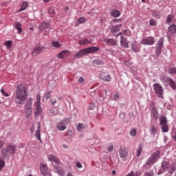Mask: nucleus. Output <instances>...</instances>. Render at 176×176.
<instances>
[{
    "mask_svg": "<svg viewBox=\"0 0 176 176\" xmlns=\"http://www.w3.org/2000/svg\"><path fill=\"white\" fill-rule=\"evenodd\" d=\"M27 97H28V94L24 85H18L15 92V102L16 104H24V102H25V100H27Z\"/></svg>",
    "mask_w": 176,
    "mask_h": 176,
    "instance_id": "1",
    "label": "nucleus"
},
{
    "mask_svg": "<svg viewBox=\"0 0 176 176\" xmlns=\"http://www.w3.org/2000/svg\"><path fill=\"white\" fill-rule=\"evenodd\" d=\"M100 48L98 47H90L88 48L82 49L74 54V58H82L83 56H86V54H90L91 53H96L98 52Z\"/></svg>",
    "mask_w": 176,
    "mask_h": 176,
    "instance_id": "2",
    "label": "nucleus"
},
{
    "mask_svg": "<svg viewBox=\"0 0 176 176\" xmlns=\"http://www.w3.org/2000/svg\"><path fill=\"white\" fill-rule=\"evenodd\" d=\"M160 159V151H157L151 155L149 158L146 162L144 167H146L148 168V166H152V164H155L157 160Z\"/></svg>",
    "mask_w": 176,
    "mask_h": 176,
    "instance_id": "3",
    "label": "nucleus"
},
{
    "mask_svg": "<svg viewBox=\"0 0 176 176\" xmlns=\"http://www.w3.org/2000/svg\"><path fill=\"white\" fill-rule=\"evenodd\" d=\"M150 111H151V118L152 120H157L159 119V111H157V107L155 102H151L149 104Z\"/></svg>",
    "mask_w": 176,
    "mask_h": 176,
    "instance_id": "4",
    "label": "nucleus"
},
{
    "mask_svg": "<svg viewBox=\"0 0 176 176\" xmlns=\"http://www.w3.org/2000/svg\"><path fill=\"white\" fill-rule=\"evenodd\" d=\"M164 44V37H161L157 41L155 46V54L157 57H159L162 54V50Z\"/></svg>",
    "mask_w": 176,
    "mask_h": 176,
    "instance_id": "5",
    "label": "nucleus"
},
{
    "mask_svg": "<svg viewBox=\"0 0 176 176\" xmlns=\"http://www.w3.org/2000/svg\"><path fill=\"white\" fill-rule=\"evenodd\" d=\"M154 91L157 94V97L160 98H163V93H164V89L163 87L159 83H155L153 85Z\"/></svg>",
    "mask_w": 176,
    "mask_h": 176,
    "instance_id": "6",
    "label": "nucleus"
},
{
    "mask_svg": "<svg viewBox=\"0 0 176 176\" xmlns=\"http://www.w3.org/2000/svg\"><path fill=\"white\" fill-rule=\"evenodd\" d=\"M161 80H163L164 82H166V83H168L170 87L173 89V90H176V82L173 80V78L170 77H162Z\"/></svg>",
    "mask_w": 176,
    "mask_h": 176,
    "instance_id": "7",
    "label": "nucleus"
},
{
    "mask_svg": "<svg viewBox=\"0 0 176 176\" xmlns=\"http://www.w3.org/2000/svg\"><path fill=\"white\" fill-rule=\"evenodd\" d=\"M40 171L43 176H52V173L49 172L47 165L45 164H40Z\"/></svg>",
    "mask_w": 176,
    "mask_h": 176,
    "instance_id": "8",
    "label": "nucleus"
},
{
    "mask_svg": "<svg viewBox=\"0 0 176 176\" xmlns=\"http://www.w3.org/2000/svg\"><path fill=\"white\" fill-rule=\"evenodd\" d=\"M43 50H45V46H36L32 52V56L33 57H36V56L41 54Z\"/></svg>",
    "mask_w": 176,
    "mask_h": 176,
    "instance_id": "9",
    "label": "nucleus"
},
{
    "mask_svg": "<svg viewBox=\"0 0 176 176\" xmlns=\"http://www.w3.org/2000/svg\"><path fill=\"white\" fill-rule=\"evenodd\" d=\"M155 43V38L153 37H147L142 40V45H152Z\"/></svg>",
    "mask_w": 176,
    "mask_h": 176,
    "instance_id": "10",
    "label": "nucleus"
},
{
    "mask_svg": "<svg viewBox=\"0 0 176 176\" xmlns=\"http://www.w3.org/2000/svg\"><path fill=\"white\" fill-rule=\"evenodd\" d=\"M42 113V107H41V102H36V111H34L35 116H39Z\"/></svg>",
    "mask_w": 176,
    "mask_h": 176,
    "instance_id": "11",
    "label": "nucleus"
},
{
    "mask_svg": "<svg viewBox=\"0 0 176 176\" xmlns=\"http://www.w3.org/2000/svg\"><path fill=\"white\" fill-rule=\"evenodd\" d=\"M100 78L102 80H104V82H111L112 78H111V75H105V72H102L100 74Z\"/></svg>",
    "mask_w": 176,
    "mask_h": 176,
    "instance_id": "12",
    "label": "nucleus"
},
{
    "mask_svg": "<svg viewBox=\"0 0 176 176\" xmlns=\"http://www.w3.org/2000/svg\"><path fill=\"white\" fill-rule=\"evenodd\" d=\"M119 153L122 159H124V157H126V156H127V155L129 154L127 150L124 147L120 148Z\"/></svg>",
    "mask_w": 176,
    "mask_h": 176,
    "instance_id": "13",
    "label": "nucleus"
},
{
    "mask_svg": "<svg viewBox=\"0 0 176 176\" xmlns=\"http://www.w3.org/2000/svg\"><path fill=\"white\" fill-rule=\"evenodd\" d=\"M120 45L122 47H124L125 49L129 48V43H127V38L123 36H121Z\"/></svg>",
    "mask_w": 176,
    "mask_h": 176,
    "instance_id": "14",
    "label": "nucleus"
},
{
    "mask_svg": "<svg viewBox=\"0 0 176 176\" xmlns=\"http://www.w3.org/2000/svg\"><path fill=\"white\" fill-rule=\"evenodd\" d=\"M35 137L40 141L41 144H42V139L41 138V124H38L37 130L35 133Z\"/></svg>",
    "mask_w": 176,
    "mask_h": 176,
    "instance_id": "15",
    "label": "nucleus"
},
{
    "mask_svg": "<svg viewBox=\"0 0 176 176\" xmlns=\"http://www.w3.org/2000/svg\"><path fill=\"white\" fill-rule=\"evenodd\" d=\"M122 24L111 26L110 29L111 32H113V33L119 32V31H120V28H122Z\"/></svg>",
    "mask_w": 176,
    "mask_h": 176,
    "instance_id": "16",
    "label": "nucleus"
},
{
    "mask_svg": "<svg viewBox=\"0 0 176 176\" xmlns=\"http://www.w3.org/2000/svg\"><path fill=\"white\" fill-rule=\"evenodd\" d=\"M161 167L164 171H167L168 168H170V162L167 161H162Z\"/></svg>",
    "mask_w": 176,
    "mask_h": 176,
    "instance_id": "17",
    "label": "nucleus"
},
{
    "mask_svg": "<svg viewBox=\"0 0 176 176\" xmlns=\"http://www.w3.org/2000/svg\"><path fill=\"white\" fill-rule=\"evenodd\" d=\"M105 43L109 46H116V41L113 38H108L104 40Z\"/></svg>",
    "mask_w": 176,
    "mask_h": 176,
    "instance_id": "18",
    "label": "nucleus"
},
{
    "mask_svg": "<svg viewBox=\"0 0 176 176\" xmlns=\"http://www.w3.org/2000/svg\"><path fill=\"white\" fill-rule=\"evenodd\" d=\"M56 127L59 131H64V130L67 129V126H65L61 121L57 123Z\"/></svg>",
    "mask_w": 176,
    "mask_h": 176,
    "instance_id": "19",
    "label": "nucleus"
},
{
    "mask_svg": "<svg viewBox=\"0 0 176 176\" xmlns=\"http://www.w3.org/2000/svg\"><path fill=\"white\" fill-rule=\"evenodd\" d=\"M131 49L135 53H138L140 52V49L138 48V45H137V42L134 41L131 43Z\"/></svg>",
    "mask_w": 176,
    "mask_h": 176,
    "instance_id": "20",
    "label": "nucleus"
},
{
    "mask_svg": "<svg viewBox=\"0 0 176 176\" xmlns=\"http://www.w3.org/2000/svg\"><path fill=\"white\" fill-rule=\"evenodd\" d=\"M47 28H50V23L43 22L39 27L40 30H47Z\"/></svg>",
    "mask_w": 176,
    "mask_h": 176,
    "instance_id": "21",
    "label": "nucleus"
},
{
    "mask_svg": "<svg viewBox=\"0 0 176 176\" xmlns=\"http://www.w3.org/2000/svg\"><path fill=\"white\" fill-rule=\"evenodd\" d=\"M14 28L18 30V34H21V32H23V30L21 29V23H20V22L14 23Z\"/></svg>",
    "mask_w": 176,
    "mask_h": 176,
    "instance_id": "22",
    "label": "nucleus"
},
{
    "mask_svg": "<svg viewBox=\"0 0 176 176\" xmlns=\"http://www.w3.org/2000/svg\"><path fill=\"white\" fill-rule=\"evenodd\" d=\"M7 149H8L10 153H16V145L11 144L7 147Z\"/></svg>",
    "mask_w": 176,
    "mask_h": 176,
    "instance_id": "23",
    "label": "nucleus"
},
{
    "mask_svg": "<svg viewBox=\"0 0 176 176\" xmlns=\"http://www.w3.org/2000/svg\"><path fill=\"white\" fill-rule=\"evenodd\" d=\"M167 118H166V116H162L160 118V124L161 126H163L164 124H167Z\"/></svg>",
    "mask_w": 176,
    "mask_h": 176,
    "instance_id": "24",
    "label": "nucleus"
},
{
    "mask_svg": "<svg viewBox=\"0 0 176 176\" xmlns=\"http://www.w3.org/2000/svg\"><path fill=\"white\" fill-rule=\"evenodd\" d=\"M168 34H176V26L175 25H171L168 27Z\"/></svg>",
    "mask_w": 176,
    "mask_h": 176,
    "instance_id": "25",
    "label": "nucleus"
},
{
    "mask_svg": "<svg viewBox=\"0 0 176 176\" xmlns=\"http://www.w3.org/2000/svg\"><path fill=\"white\" fill-rule=\"evenodd\" d=\"M25 116L28 119L30 116H31V113H32V108H25Z\"/></svg>",
    "mask_w": 176,
    "mask_h": 176,
    "instance_id": "26",
    "label": "nucleus"
},
{
    "mask_svg": "<svg viewBox=\"0 0 176 176\" xmlns=\"http://www.w3.org/2000/svg\"><path fill=\"white\" fill-rule=\"evenodd\" d=\"M87 126H86V125H85L82 123H79L77 125V130L78 131H83V130H85V129H86Z\"/></svg>",
    "mask_w": 176,
    "mask_h": 176,
    "instance_id": "27",
    "label": "nucleus"
},
{
    "mask_svg": "<svg viewBox=\"0 0 176 176\" xmlns=\"http://www.w3.org/2000/svg\"><path fill=\"white\" fill-rule=\"evenodd\" d=\"M9 153V150L6 148H4L1 150V154L4 159H6L8 157V155Z\"/></svg>",
    "mask_w": 176,
    "mask_h": 176,
    "instance_id": "28",
    "label": "nucleus"
},
{
    "mask_svg": "<svg viewBox=\"0 0 176 176\" xmlns=\"http://www.w3.org/2000/svg\"><path fill=\"white\" fill-rule=\"evenodd\" d=\"M79 45H89V43H91L90 41H89L88 38H85L79 41Z\"/></svg>",
    "mask_w": 176,
    "mask_h": 176,
    "instance_id": "29",
    "label": "nucleus"
},
{
    "mask_svg": "<svg viewBox=\"0 0 176 176\" xmlns=\"http://www.w3.org/2000/svg\"><path fill=\"white\" fill-rule=\"evenodd\" d=\"M28 6V2L23 1L21 4V8L19 10V12H23V10H25L27 9V7Z\"/></svg>",
    "mask_w": 176,
    "mask_h": 176,
    "instance_id": "30",
    "label": "nucleus"
},
{
    "mask_svg": "<svg viewBox=\"0 0 176 176\" xmlns=\"http://www.w3.org/2000/svg\"><path fill=\"white\" fill-rule=\"evenodd\" d=\"M142 151H144V146L142 144H140L139 148L138 149V152L136 154L137 157H140V156H141V153H142Z\"/></svg>",
    "mask_w": 176,
    "mask_h": 176,
    "instance_id": "31",
    "label": "nucleus"
},
{
    "mask_svg": "<svg viewBox=\"0 0 176 176\" xmlns=\"http://www.w3.org/2000/svg\"><path fill=\"white\" fill-rule=\"evenodd\" d=\"M110 14L112 17H115V18L119 17V16H120V12L118 10H115L111 12Z\"/></svg>",
    "mask_w": 176,
    "mask_h": 176,
    "instance_id": "32",
    "label": "nucleus"
},
{
    "mask_svg": "<svg viewBox=\"0 0 176 176\" xmlns=\"http://www.w3.org/2000/svg\"><path fill=\"white\" fill-rule=\"evenodd\" d=\"M119 116H120V119H123V120H124V122H125V123H129V119H126L125 118L126 113L122 112L120 113Z\"/></svg>",
    "mask_w": 176,
    "mask_h": 176,
    "instance_id": "33",
    "label": "nucleus"
},
{
    "mask_svg": "<svg viewBox=\"0 0 176 176\" xmlns=\"http://www.w3.org/2000/svg\"><path fill=\"white\" fill-rule=\"evenodd\" d=\"M25 108H32V98H30L29 100L26 101Z\"/></svg>",
    "mask_w": 176,
    "mask_h": 176,
    "instance_id": "34",
    "label": "nucleus"
},
{
    "mask_svg": "<svg viewBox=\"0 0 176 176\" xmlns=\"http://www.w3.org/2000/svg\"><path fill=\"white\" fill-rule=\"evenodd\" d=\"M174 19H173V15L172 14H169L167 16L166 20V24H170V23H172V21H173Z\"/></svg>",
    "mask_w": 176,
    "mask_h": 176,
    "instance_id": "35",
    "label": "nucleus"
},
{
    "mask_svg": "<svg viewBox=\"0 0 176 176\" xmlns=\"http://www.w3.org/2000/svg\"><path fill=\"white\" fill-rule=\"evenodd\" d=\"M49 159L52 162H54V163H56V164H58V163H60V160H58V158L56 157L54 155H50V157Z\"/></svg>",
    "mask_w": 176,
    "mask_h": 176,
    "instance_id": "36",
    "label": "nucleus"
},
{
    "mask_svg": "<svg viewBox=\"0 0 176 176\" xmlns=\"http://www.w3.org/2000/svg\"><path fill=\"white\" fill-rule=\"evenodd\" d=\"M161 129L162 130V133H168L169 129H168V125L167 124L164 125H162Z\"/></svg>",
    "mask_w": 176,
    "mask_h": 176,
    "instance_id": "37",
    "label": "nucleus"
},
{
    "mask_svg": "<svg viewBox=\"0 0 176 176\" xmlns=\"http://www.w3.org/2000/svg\"><path fill=\"white\" fill-rule=\"evenodd\" d=\"M142 175V172H136L135 175H134V171H131L130 173H128L126 176H140Z\"/></svg>",
    "mask_w": 176,
    "mask_h": 176,
    "instance_id": "38",
    "label": "nucleus"
},
{
    "mask_svg": "<svg viewBox=\"0 0 176 176\" xmlns=\"http://www.w3.org/2000/svg\"><path fill=\"white\" fill-rule=\"evenodd\" d=\"M130 135H131V137H135L137 135V129L132 128L130 131Z\"/></svg>",
    "mask_w": 176,
    "mask_h": 176,
    "instance_id": "39",
    "label": "nucleus"
},
{
    "mask_svg": "<svg viewBox=\"0 0 176 176\" xmlns=\"http://www.w3.org/2000/svg\"><path fill=\"white\" fill-rule=\"evenodd\" d=\"M52 46L56 47V49H58L61 47V44L58 41H52Z\"/></svg>",
    "mask_w": 176,
    "mask_h": 176,
    "instance_id": "40",
    "label": "nucleus"
},
{
    "mask_svg": "<svg viewBox=\"0 0 176 176\" xmlns=\"http://www.w3.org/2000/svg\"><path fill=\"white\" fill-rule=\"evenodd\" d=\"M168 73L171 75L173 74H176V67H169L168 69Z\"/></svg>",
    "mask_w": 176,
    "mask_h": 176,
    "instance_id": "41",
    "label": "nucleus"
},
{
    "mask_svg": "<svg viewBox=\"0 0 176 176\" xmlns=\"http://www.w3.org/2000/svg\"><path fill=\"white\" fill-rule=\"evenodd\" d=\"M48 13L50 14V17H54V14H56V11L53 8H50L48 10Z\"/></svg>",
    "mask_w": 176,
    "mask_h": 176,
    "instance_id": "42",
    "label": "nucleus"
},
{
    "mask_svg": "<svg viewBox=\"0 0 176 176\" xmlns=\"http://www.w3.org/2000/svg\"><path fill=\"white\" fill-rule=\"evenodd\" d=\"M156 126L155 125L151 124L150 128V133H152L153 135L156 134Z\"/></svg>",
    "mask_w": 176,
    "mask_h": 176,
    "instance_id": "43",
    "label": "nucleus"
},
{
    "mask_svg": "<svg viewBox=\"0 0 176 176\" xmlns=\"http://www.w3.org/2000/svg\"><path fill=\"white\" fill-rule=\"evenodd\" d=\"M94 63L96 65H104V61L101 60L96 59V60H94Z\"/></svg>",
    "mask_w": 176,
    "mask_h": 176,
    "instance_id": "44",
    "label": "nucleus"
},
{
    "mask_svg": "<svg viewBox=\"0 0 176 176\" xmlns=\"http://www.w3.org/2000/svg\"><path fill=\"white\" fill-rule=\"evenodd\" d=\"M143 176H155L153 170H150L148 172H145Z\"/></svg>",
    "mask_w": 176,
    "mask_h": 176,
    "instance_id": "45",
    "label": "nucleus"
},
{
    "mask_svg": "<svg viewBox=\"0 0 176 176\" xmlns=\"http://www.w3.org/2000/svg\"><path fill=\"white\" fill-rule=\"evenodd\" d=\"M49 112L51 116H56L57 115V112L54 110V109H50Z\"/></svg>",
    "mask_w": 176,
    "mask_h": 176,
    "instance_id": "46",
    "label": "nucleus"
},
{
    "mask_svg": "<svg viewBox=\"0 0 176 176\" xmlns=\"http://www.w3.org/2000/svg\"><path fill=\"white\" fill-rule=\"evenodd\" d=\"M63 124H64L65 126H67V124H69L70 121H69V118H65L63 120L60 121Z\"/></svg>",
    "mask_w": 176,
    "mask_h": 176,
    "instance_id": "47",
    "label": "nucleus"
},
{
    "mask_svg": "<svg viewBox=\"0 0 176 176\" xmlns=\"http://www.w3.org/2000/svg\"><path fill=\"white\" fill-rule=\"evenodd\" d=\"M153 16L155 17V19H160L159 12H157L156 10L153 12Z\"/></svg>",
    "mask_w": 176,
    "mask_h": 176,
    "instance_id": "48",
    "label": "nucleus"
},
{
    "mask_svg": "<svg viewBox=\"0 0 176 176\" xmlns=\"http://www.w3.org/2000/svg\"><path fill=\"white\" fill-rule=\"evenodd\" d=\"M3 167H5V161H3V160H0V171H2Z\"/></svg>",
    "mask_w": 176,
    "mask_h": 176,
    "instance_id": "49",
    "label": "nucleus"
},
{
    "mask_svg": "<svg viewBox=\"0 0 176 176\" xmlns=\"http://www.w3.org/2000/svg\"><path fill=\"white\" fill-rule=\"evenodd\" d=\"M4 46H6V47L9 48L12 46V41H7L5 43H4Z\"/></svg>",
    "mask_w": 176,
    "mask_h": 176,
    "instance_id": "50",
    "label": "nucleus"
},
{
    "mask_svg": "<svg viewBox=\"0 0 176 176\" xmlns=\"http://www.w3.org/2000/svg\"><path fill=\"white\" fill-rule=\"evenodd\" d=\"M78 23H80V24H82L83 23H86V19L83 18V17H80L78 19Z\"/></svg>",
    "mask_w": 176,
    "mask_h": 176,
    "instance_id": "51",
    "label": "nucleus"
},
{
    "mask_svg": "<svg viewBox=\"0 0 176 176\" xmlns=\"http://www.w3.org/2000/svg\"><path fill=\"white\" fill-rule=\"evenodd\" d=\"M150 25L152 27H155L156 25V21H155V19H151L149 22Z\"/></svg>",
    "mask_w": 176,
    "mask_h": 176,
    "instance_id": "52",
    "label": "nucleus"
},
{
    "mask_svg": "<svg viewBox=\"0 0 176 176\" xmlns=\"http://www.w3.org/2000/svg\"><path fill=\"white\" fill-rule=\"evenodd\" d=\"M175 171V169H174L173 166H171L170 169L168 170V174H170V175H173Z\"/></svg>",
    "mask_w": 176,
    "mask_h": 176,
    "instance_id": "53",
    "label": "nucleus"
},
{
    "mask_svg": "<svg viewBox=\"0 0 176 176\" xmlns=\"http://www.w3.org/2000/svg\"><path fill=\"white\" fill-rule=\"evenodd\" d=\"M172 138L173 140V141H175L176 142V131L174 133V132H172Z\"/></svg>",
    "mask_w": 176,
    "mask_h": 176,
    "instance_id": "54",
    "label": "nucleus"
},
{
    "mask_svg": "<svg viewBox=\"0 0 176 176\" xmlns=\"http://www.w3.org/2000/svg\"><path fill=\"white\" fill-rule=\"evenodd\" d=\"M45 98L46 100H49V98H50V91L45 94Z\"/></svg>",
    "mask_w": 176,
    "mask_h": 176,
    "instance_id": "55",
    "label": "nucleus"
},
{
    "mask_svg": "<svg viewBox=\"0 0 176 176\" xmlns=\"http://www.w3.org/2000/svg\"><path fill=\"white\" fill-rule=\"evenodd\" d=\"M63 56L65 57V56H68V54H69V51L68 50H63L62 51Z\"/></svg>",
    "mask_w": 176,
    "mask_h": 176,
    "instance_id": "56",
    "label": "nucleus"
},
{
    "mask_svg": "<svg viewBox=\"0 0 176 176\" xmlns=\"http://www.w3.org/2000/svg\"><path fill=\"white\" fill-rule=\"evenodd\" d=\"M63 53L64 52H60V53H58L57 57H58V58H64V54H63Z\"/></svg>",
    "mask_w": 176,
    "mask_h": 176,
    "instance_id": "57",
    "label": "nucleus"
},
{
    "mask_svg": "<svg viewBox=\"0 0 176 176\" xmlns=\"http://www.w3.org/2000/svg\"><path fill=\"white\" fill-rule=\"evenodd\" d=\"M76 167H77L78 168H82V164L80 162H76Z\"/></svg>",
    "mask_w": 176,
    "mask_h": 176,
    "instance_id": "58",
    "label": "nucleus"
},
{
    "mask_svg": "<svg viewBox=\"0 0 176 176\" xmlns=\"http://www.w3.org/2000/svg\"><path fill=\"white\" fill-rule=\"evenodd\" d=\"M119 98V94H116L114 96H113V100L114 101H116V100H118Z\"/></svg>",
    "mask_w": 176,
    "mask_h": 176,
    "instance_id": "59",
    "label": "nucleus"
},
{
    "mask_svg": "<svg viewBox=\"0 0 176 176\" xmlns=\"http://www.w3.org/2000/svg\"><path fill=\"white\" fill-rule=\"evenodd\" d=\"M108 152H112L113 151V145L110 146L109 148H107Z\"/></svg>",
    "mask_w": 176,
    "mask_h": 176,
    "instance_id": "60",
    "label": "nucleus"
},
{
    "mask_svg": "<svg viewBox=\"0 0 176 176\" xmlns=\"http://www.w3.org/2000/svg\"><path fill=\"white\" fill-rule=\"evenodd\" d=\"M79 83H83L85 82V78L83 77H80L78 79Z\"/></svg>",
    "mask_w": 176,
    "mask_h": 176,
    "instance_id": "61",
    "label": "nucleus"
},
{
    "mask_svg": "<svg viewBox=\"0 0 176 176\" xmlns=\"http://www.w3.org/2000/svg\"><path fill=\"white\" fill-rule=\"evenodd\" d=\"M74 132H72V129L67 130V135H72Z\"/></svg>",
    "mask_w": 176,
    "mask_h": 176,
    "instance_id": "62",
    "label": "nucleus"
},
{
    "mask_svg": "<svg viewBox=\"0 0 176 176\" xmlns=\"http://www.w3.org/2000/svg\"><path fill=\"white\" fill-rule=\"evenodd\" d=\"M129 118H133V119H135V116L134 115V113H129Z\"/></svg>",
    "mask_w": 176,
    "mask_h": 176,
    "instance_id": "63",
    "label": "nucleus"
},
{
    "mask_svg": "<svg viewBox=\"0 0 176 176\" xmlns=\"http://www.w3.org/2000/svg\"><path fill=\"white\" fill-rule=\"evenodd\" d=\"M56 102H57V100H56V99H51V104H52V105H54Z\"/></svg>",
    "mask_w": 176,
    "mask_h": 176,
    "instance_id": "64",
    "label": "nucleus"
}]
</instances>
